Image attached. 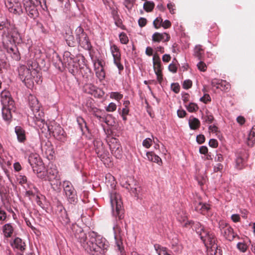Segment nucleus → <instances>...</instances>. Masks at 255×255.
<instances>
[{
    "instance_id": "nucleus-1",
    "label": "nucleus",
    "mask_w": 255,
    "mask_h": 255,
    "mask_svg": "<svg viewBox=\"0 0 255 255\" xmlns=\"http://www.w3.org/2000/svg\"><path fill=\"white\" fill-rule=\"evenodd\" d=\"M177 220L183 224V227H192L207 248H212L216 245V239L214 234L211 233L200 222L188 221L187 216L183 213L178 214Z\"/></svg>"
},
{
    "instance_id": "nucleus-2",
    "label": "nucleus",
    "mask_w": 255,
    "mask_h": 255,
    "mask_svg": "<svg viewBox=\"0 0 255 255\" xmlns=\"http://www.w3.org/2000/svg\"><path fill=\"white\" fill-rule=\"evenodd\" d=\"M89 252L92 255H105L108 247L105 239L93 232L89 234Z\"/></svg>"
},
{
    "instance_id": "nucleus-3",
    "label": "nucleus",
    "mask_w": 255,
    "mask_h": 255,
    "mask_svg": "<svg viewBox=\"0 0 255 255\" xmlns=\"http://www.w3.org/2000/svg\"><path fill=\"white\" fill-rule=\"evenodd\" d=\"M27 67H21L19 70V75L21 79L25 83V84L29 88L34 84L33 80L35 75L38 74V64L34 60H28L27 61Z\"/></svg>"
},
{
    "instance_id": "nucleus-4",
    "label": "nucleus",
    "mask_w": 255,
    "mask_h": 255,
    "mask_svg": "<svg viewBox=\"0 0 255 255\" xmlns=\"http://www.w3.org/2000/svg\"><path fill=\"white\" fill-rule=\"evenodd\" d=\"M0 102L2 105V115L4 120L10 121L12 118L11 113L16 110L14 102L8 91L3 90L1 93Z\"/></svg>"
},
{
    "instance_id": "nucleus-5",
    "label": "nucleus",
    "mask_w": 255,
    "mask_h": 255,
    "mask_svg": "<svg viewBox=\"0 0 255 255\" xmlns=\"http://www.w3.org/2000/svg\"><path fill=\"white\" fill-rule=\"evenodd\" d=\"M110 201L112 208L113 215L121 221L124 218V209L121 196L115 190H113L110 194Z\"/></svg>"
},
{
    "instance_id": "nucleus-6",
    "label": "nucleus",
    "mask_w": 255,
    "mask_h": 255,
    "mask_svg": "<svg viewBox=\"0 0 255 255\" xmlns=\"http://www.w3.org/2000/svg\"><path fill=\"white\" fill-rule=\"evenodd\" d=\"M63 186L68 200L71 204L68 207V212L69 213H71V212L74 213V211L71 210L73 209L74 210H76L75 206L74 204L77 201L76 191L72 184L69 181H64L63 183Z\"/></svg>"
},
{
    "instance_id": "nucleus-7",
    "label": "nucleus",
    "mask_w": 255,
    "mask_h": 255,
    "mask_svg": "<svg viewBox=\"0 0 255 255\" xmlns=\"http://www.w3.org/2000/svg\"><path fill=\"white\" fill-rule=\"evenodd\" d=\"M219 226L221 234L227 240L232 241L236 237L239 239L238 235L234 232L233 229L225 221H220L219 223Z\"/></svg>"
},
{
    "instance_id": "nucleus-8",
    "label": "nucleus",
    "mask_w": 255,
    "mask_h": 255,
    "mask_svg": "<svg viewBox=\"0 0 255 255\" xmlns=\"http://www.w3.org/2000/svg\"><path fill=\"white\" fill-rule=\"evenodd\" d=\"M76 32L77 39L80 45L85 50H91L92 48L91 42L83 29L79 26L76 29Z\"/></svg>"
},
{
    "instance_id": "nucleus-9",
    "label": "nucleus",
    "mask_w": 255,
    "mask_h": 255,
    "mask_svg": "<svg viewBox=\"0 0 255 255\" xmlns=\"http://www.w3.org/2000/svg\"><path fill=\"white\" fill-rule=\"evenodd\" d=\"M123 186L130 191L132 195L139 197L141 188L133 178L131 177L127 178L125 182L123 183Z\"/></svg>"
},
{
    "instance_id": "nucleus-10",
    "label": "nucleus",
    "mask_w": 255,
    "mask_h": 255,
    "mask_svg": "<svg viewBox=\"0 0 255 255\" xmlns=\"http://www.w3.org/2000/svg\"><path fill=\"white\" fill-rule=\"evenodd\" d=\"M48 130L56 139L60 141L65 139V132L63 129L57 124L53 123L47 126Z\"/></svg>"
},
{
    "instance_id": "nucleus-11",
    "label": "nucleus",
    "mask_w": 255,
    "mask_h": 255,
    "mask_svg": "<svg viewBox=\"0 0 255 255\" xmlns=\"http://www.w3.org/2000/svg\"><path fill=\"white\" fill-rule=\"evenodd\" d=\"M25 12L31 18H35L38 15L37 6L33 0H22Z\"/></svg>"
},
{
    "instance_id": "nucleus-12",
    "label": "nucleus",
    "mask_w": 255,
    "mask_h": 255,
    "mask_svg": "<svg viewBox=\"0 0 255 255\" xmlns=\"http://www.w3.org/2000/svg\"><path fill=\"white\" fill-rule=\"evenodd\" d=\"M4 4L10 12L18 15L24 12L20 3L16 0H5Z\"/></svg>"
},
{
    "instance_id": "nucleus-13",
    "label": "nucleus",
    "mask_w": 255,
    "mask_h": 255,
    "mask_svg": "<svg viewBox=\"0 0 255 255\" xmlns=\"http://www.w3.org/2000/svg\"><path fill=\"white\" fill-rule=\"evenodd\" d=\"M110 50L114 58V63L117 66L120 72L124 70V66L121 62V54L120 50L115 44L111 45Z\"/></svg>"
},
{
    "instance_id": "nucleus-14",
    "label": "nucleus",
    "mask_w": 255,
    "mask_h": 255,
    "mask_svg": "<svg viewBox=\"0 0 255 255\" xmlns=\"http://www.w3.org/2000/svg\"><path fill=\"white\" fill-rule=\"evenodd\" d=\"M153 64L154 72L157 76V80L161 84L163 81L161 63L159 56L155 54L153 56Z\"/></svg>"
},
{
    "instance_id": "nucleus-15",
    "label": "nucleus",
    "mask_w": 255,
    "mask_h": 255,
    "mask_svg": "<svg viewBox=\"0 0 255 255\" xmlns=\"http://www.w3.org/2000/svg\"><path fill=\"white\" fill-rule=\"evenodd\" d=\"M61 7L62 8V11L67 17H71L76 16V10L79 9L77 4L75 6L72 7L70 2V0H67L64 1V2H61Z\"/></svg>"
},
{
    "instance_id": "nucleus-16",
    "label": "nucleus",
    "mask_w": 255,
    "mask_h": 255,
    "mask_svg": "<svg viewBox=\"0 0 255 255\" xmlns=\"http://www.w3.org/2000/svg\"><path fill=\"white\" fill-rule=\"evenodd\" d=\"M28 162L32 168L33 172H40V170H38V168H42L44 165L40 157L36 154H31L29 155L28 157Z\"/></svg>"
},
{
    "instance_id": "nucleus-17",
    "label": "nucleus",
    "mask_w": 255,
    "mask_h": 255,
    "mask_svg": "<svg viewBox=\"0 0 255 255\" xmlns=\"http://www.w3.org/2000/svg\"><path fill=\"white\" fill-rule=\"evenodd\" d=\"M0 30H3V34L6 35H11L16 31L14 25L6 18L0 21Z\"/></svg>"
},
{
    "instance_id": "nucleus-18",
    "label": "nucleus",
    "mask_w": 255,
    "mask_h": 255,
    "mask_svg": "<svg viewBox=\"0 0 255 255\" xmlns=\"http://www.w3.org/2000/svg\"><path fill=\"white\" fill-rule=\"evenodd\" d=\"M112 154L117 158H121L122 156V148L119 141L116 138L110 141L109 144Z\"/></svg>"
},
{
    "instance_id": "nucleus-19",
    "label": "nucleus",
    "mask_w": 255,
    "mask_h": 255,
    "mask_svg": "<svg viewBox=\"0 0 255 255\" xmlns=\"http://www.w3.org/2000/svg\"><path fill=\"white\" fill-rule=\"evenodd\" d=\"M76 237L81 244L83 248L86 251L89 252L90 243L89 240L87 241V237L86 234L83 231H80L79 233L76 235Z\"/></svg>"
},
{
    "instance_id": "nucleus-20",
    "label": "nucleus",
    "mask_w": 255,
    "mask_h": 255,
    "mask_svg": "<svg viewBox=\"0 0 255 255\" xmlns=\"http://www.w3.org/2000/svg\"><path fill=\"white\" fill-rule=\"evenodd\" d=\"M194 206L197 212L203 215L205 214L210 209L209 204L203 203L200 201L195 202L194 203Z\"/></svg>"
},
{
    "instance_id": "nucleus-21",
    "label": "nucleus",
    "mask_w": 255,
    "mask_h": 255,
    "mask_svg": "<svg viewBox=\"0 0 255 255\" xmlns=\"http://www.w3.org/2000/svg\"><path fill=\"white\" fill-rule=\"evenodd\" d=\"M152 38L153 42H167L170 40V36L169 34L165 32L162 33L155 32L152 35Z\"/></svg>"
},
{
    "instance_id": "nucleus-22",
    "label": "nucleus",
    "mask_w": 255,
    "mask_h": 255,
    "mask_svg": "<svg viewBox=\"0 0 255 255\" xmlns=\"http://www.w3.org/2000/svg\"><path fill=\"white\" fill-rule=\"evenodd\" d=\"M94 145L95 152L98 156L100 158L104 157L105 151L102 142L100 140H95L94 141Z\"/></svg>"
},
{
    "instance_id": "nucleus-23",
    "label": "nucleus",
    "mask_w": 255,
    "mask_h": 255,
    "mask_svg": "<svg viewBox=\"0 0 255 255\" xmlns=\"http://www.w3.org/2000/svg\"><path fill=\"white\" fill-rule=\"evenodd\" d=\"M29 106L32 111L39 110L40 104L37 99L33 95L28 97Z\"/></svg>"
},
{
    "instance_id": "nucleus-24",
    "label": "nucleus",
    "mask_w": 255,
    "mask_h": 255,
    "mask_svg": "<svg viewBox=\"0 0 255 255\" xmlns=\"http://www.w3.org/2000/svg\"><path fill=\"white\" fill-rule=\"evenodd\" d=\"M15 132L16 134L17 139L20 142H24L26 140L25 130L19 126L15 128Z\"/></svg>"
},
{
    "instance_id": "nucleus-25",
    "label": "nucleus",
    "mask_w": 255,
    "mask_h": 255,
    "mask_svg": "<svg viewBox=\"0 0 255 255\" xmlns=\"http://www.w3.org/2000/svg\"><path fill=\"white\" fill-rule=\"evenodd\" d=\"M34 117L35 118L36 124L39 126H41V124H39L38 123H40L43 125L44 124V113L42 111H40V109L33 111Z\"/></svg>"
},
{
    "instance_id": "nucleus-26",
    "label": "nucleus",
    "mask_w": 255,
    "mask_h": 255,
    "mask_svg": "<svg viewBox=\"0 0 255 255\" xmlns=\"http://www.w3.org/2000/svg\"><path fill=\"white\" fill-rule=\"evenodd\" d=\"M169 238L171 240L170 244L171 245L172 249L174 250L175 252H178L179 249V241L177 235L175 234H172L169 237Z\"/></svg>"
},
{
    "instance_id": "nucleus-27",
    "label": "nucleus",
    "mask_w": 255,
    "mask_h": 255,
    "mask_svg": "<svg viewBox=\"0 0 255 255\" xmlns=\"http://www.w3.org/2000/svg\"><path fill=\"white\" fill-rule=\"evenodd\" d=\"M146 156L149 161L157 163L159 165L162 164L161 159L158 156L155 155L153 152H147Z\"/></svg>"
},
{
    "instance_id": "nucleus-28",
    "label": "nucleus",
    "mask_w": 255,
    "mask_h": 255,
    "mask_svg": "<svg viewBox=\"0 0 255 255\" xmlns=\"http://www.w3.org/2000/svg\"><path fill=\"white\" fill-rule=\"evenodd\" d=\"M122 221H120L119 222H117L116 225L114 227L115 239H118V238H122V236L123 235L122 230Z\"/></svg>"
},
{
    "instance_id": "nucleus-29",
    "label": "nucleus",
    "mask_w": 255,
    "mask_h": 255,
    "mask_svg": "<svg viewBox=\"0 0 255 255\" xmlns=\"http://www.w3.org/2000/svg\"><path fill=\"white\" fill-rule=\"evenodd\" d=\"M204 54V50L200 45L195 46L194 50V55L198 58V60H202L203 59Z\"/></svg>"
},
{
    "instance_id": "nucleus-30",
    "label": "nucleus",
    "mask_w": 255,
    "mask_h": 255,
    "mask_svg": "<svg viewBox=\"0 0 255 255\" xmlns=\"http://www.w3.org/2000/svg\"><path fill=\"white\" fill-rule=\"evenodd\" d=\"M58 171L56 168V167L52 166L48 168L47 170V178L49 180H51L52 179H55L58 174Z\"/></svg>"
},
{
    "instance_id": "nucleus-31",
    "label": "nucleus",
    "mask_w": 255,
    "mask_h": 255,
    "mask_svg": "<svg viewBox=\"0 0 255 255\" xmlns=\"http://www.w3.org/2000/svg\"><path fill=\"white\" fill-rule=\"evenodd\" d=\"M255 143V126H253L248 137V145L253 146Z\"/></svg>"
},
{
    "instance_id": "nucleus-32",
    "label": "nucleus",
    "mask_w": 255,
    "mask_h": 255,
    "mask_svg": "<svg viewBox=\"0 0 255 255\" xmlns=\"http://www.w3.org/2000/svg\"><path fill=\"white\" fill-rule=\"evenodd\" d=\"M13 246L14 248L20 250L21 251L25 250V244L19 238H16L14 239L13 241Z\"/></svg>"
},
{
    "instance_id": "nucleus-33",
    "label": "nucleus",
    "mask_w": 255,
    "mask_h": 255,
    "mask_svg": "<svg viewBox=\"0 0 255 255\" xmlns=\"http://www.w3.org/2000/svg\"><path fill=\"white\" fill-rule=\"evenodd\" d=\"M13 229L10 224H6L3 226V232L5 237H10L13 233Z\"/></svg>"
},
{
    "instance_id": "nucleus-34",
    "label": "nucleus",
    "mask_w": 255,
    "mask_h": 255,
    "mask_svg": "<svg viewBox=\"0 0 255 255\" xmlns=\"http://www.w3.org/2000/svg\"><path fill=\"white\" fill-rule=\"evenodd\" d=\"M245 160L243 157L239 154L236 159V167L238 169H242L245 167Z\"/></svg>"
},
{
    "instance_id": "nucleus-35",
    "label": "nucleus",
    "mask_w": 255,
    "mask_h": 255,
    "mask_svg": "<svg viewBox=\"0 0 255 255\" xmlns=\"http://www.w3.org/2000/svg\"><path fill=\"white\" fill-rule=\"evenodd\" d=\"M189 125L191 129L195 130L200 127V122L198 119L194 118L192 120H189Z\"/></svg>"
},
{
    "instance_id": "nucleus-36",
    "label": "nucleus",
    "mask_w": 255,
    "mask_h": 255,
    "mask_svg": "<svg viewBox=\"0 0 255 255\" xmlns=\"http://www.w3.org/2000/svg\"><path fill=\"white\" fill-rule=\"evenodd\" d=\"M219 89L222 91L228 92L231 89V84L225 80H221Z\"/></svg>"
},
{
    "instance_id": "nucleus-37",
    "label": "nucleus",
    "mask_w": 255,
    "mask_h": 255,
    "mask_svg": "<svg viewBox=\"0 0 255 255\" xmlns=\"http://www.w3.org/2000/svg\"><path fill=\"white\" fill-rule=\"evenodd\" d=\"M85 91L87 93L93 95L95 92H97V88L94 85L89 84L85 86Z\"/></svg>"
},
{
    "instance_id": "nucleus-38",
    "label": "nucleus",
    "mask_w": 255,
    "mask_h": 255,
    "mask_svg": "<svg viewBox=\"0 0 255 255\" xmlns=\"http://www.w3.org/2000/svg\"><path fill=\"white\" fill-rule=\"evenodd\" d=\"M202 119L204 122L208 124H211L213 122L214 118L212 114H210L208 112H207L206 114L202 116Z\"/></svg>"
},
{
    "instance_id": "nucleus-39",
    "label": "nucleus",
    "mask_w": 255,
    "mask_h": 255,
    "mask_svg": "<svg viewBox=\"0 0 255 255\" xmlns=\"http://www.w3.org/2000/svg\"><path fill=\"white\" fill-rule=\"evenodd\" d=\"M66 41L68 46L74 47L76 42L73 35L67 34L66 37Z\"/></svg>"
},
{
    "instance_id": "nucleus-40",
    "label": "nucleus",
    "mask_w": 255,
    "mask_h": 255,
    "mask_svg": "<svg viewBox=\"0 0 255 255\" xmlns=\"http://www.w3.org/2000/svg\"><path fill=\"white\" fill-rule=\"evenodd\" d=\"M154 7V3L149 1H146L143 5V8L147 12L151 11Z\"/></svg>"
},
{
    "instance_id": "nucleus-41",
    "label": "nucleus",
    "mask_w": 255,
    "mask_h": 255,
    "mask_svg": "<svg viewBox=\"0 0 255 255\" xmlns=\"http://www.w3.org/2000/svg\"><path fill=\"white\" fill-rule=\"evenodd\" d=\"M185 107L190 113L196 112L199 109L198 105L194 103H190L188 106L185 105Z\"/></svg>"
},
{
    "instance_id": "nucleus-42",
    "label": "nucleus",
    "mask_w": 255,
    "mask_h": 255,
    "mask_svg": "<svg viewBox=\"0 0 255 255\" xmlns=\"http://www.w3.org/2000/svg\"><path fill=\"white\" fill-rule=\"evenodd\" d=\"M44 169V166L43 165L42 168H40H40H38V170H40V172L35 171L34 172L35 173L37 174L38 177H39L42 179L46 180V173L44 171H43Z\"/></svg>"
},
{
    "instance_id": "nucleus-43",
    "label": "nucleus",
    "mask_w": 255,
    "mask_h": 255,
    "mask_svg": "<svg viewBox=\"0 0 255 255\" xmlns=\"http://www.w3.org/2000/svg\"><path fill=\"white\" fill-rule=\"evenodd\" d=\"M77 122L82 131H84V128L87 129V124L85 120L82 118H78Z\"/></svg>"
},
{
    "instance_id": "nucleus-44",
    "label": "nucleus",
    "mask_w": 255,
    "mask_h": 255,
    "mask_svg": "<svg viewBox=\"0 0 255 255\" xmlns=\"http://www.w3.org/2000/svg\"><path fill=\"white\" fill-rule=\"evenodd\" d=\"M162 20L161 17H158L153 21V24L156 29H158L162 26Z\"/></svg>"
},
{
    "instance_id": "nucleus-45",
    "label": "nucleus",
    "mask_w": 255,
    "mask_h": 255,
    "mask_svg": "<svg viewBox=\"0 0 255 255\" xmlns=\"http://www.w3.org/2000/svg\"><path fill=\"white\" fill-rule=\"evenodd\" d=\"M120 42L122 44H127L128 42V38L127 34L124 32H122L119 35Z\"/></svg>"
},
{
    "instance_id": "nucleus-46",
    "label": "nucleus",
    "mask_w": 255,
    "mask_h": 255,
    "mask_svg": "<svg viewBox=\"0 0 255 255\" xmlns=\"http://www.w3.org/2000/svg\"><path fill=\"white\" fill-rule=\"evenodd\" d=\"M116 240V245L118 248V250L122 253L124 251V248L123 246V242L121 240V238H118Z\"/></svg>"
},
{
    "instance_id": "nucleus-47",
    "label": "nucleus",
    "mask_w": 255,
    "mask_h": 255,
    "mask_svg": "<svg viewBox=\"0 0 255 255\" xmlns=\"http://www.w3.org/2000/svg\"><path fill=\"white\" fill-rule=\"evenodd\" d=\"M110 97L113 99L119 101L123 98V95L119 92H112Z\"/></svg>"
},
{
    "instance_id": "nucleus-48",
    "label": "nucleus",
    "mask_w": 255,
    "mask_h": 255,
    "mask_svg": "<svg viewBox=\"0 0 255 255\" xmlns=\"http://www.w3.org/2000/svg\"><path fill=\"white\" fill-rule=\"evenodd\" d=\"M152 143V140L151 138H146V139L143 140L142 142V145L144 147L148 148L151 146Z\"/></svg>"
},
{
    "instance_id": "nucleus-49",
    "label": "nucleus",
    "mask_w": 255,
    "mask_h": 255,
    "mask_svg": "<svg viewBox=\"0 0 255 255\" xmlns=\"http://www.w3.org/2000/svg\"><path fill=\"white\" fill-rule=\"evenodd\" d=\"M237 248L242 252L245 253L247 251L248 246L247 245L243 243H239L237 244Z\"/></svg>"
},
{
    "instance_id": "nucleus-50",
    "label": "nucleus",
    "mask_w": 255,
    "mask_h": 255,
    "mask_svg": "<svg viewBox=\"0 0 255 255\" xmlns=\"http://www.w3.org/2000/svg\"><path fill=\"white\" fill-rule=\"evenodd\" d=\"M97 77L100 80H103L105 77V73L103 68H102L100 70L96 72Z\"/></svg>"
},
{
    "instance_id": "nucleus-51",
    "label": "nucleus",
    "mask_w": 255,
    "mask_h": 255,
    "mask_svg": "<svg viewBox=\"0 0 255 255\" xmlns=\"http://www.w3.org/2000/svg\"><path fill=\"white\" fill-rule=\"evenodd\" d=\"M197 67L199 70L201 71L205 72L207 69V66L206 64L203 62L201 61L197 64Z\"/></svg>"
},
{
    "instance_id": "nucleus-52",
    "label": "nucleus",
    "mask_w": 255,
    "mask_h": 255,
    "mask_svg": "<svg viewBox=\"0 0 255 255\" xmlns=\"http://www.w3.org/2000/svg\"><path fill=\"white\" fill-rule=\"evenodd\" d=\"M64 215L63 216L61 215V218L62 220L61 222L63 224H67L70 222V219L68 217L67 211L65 210H64Z\"/></svg>"
},
{
    "instance_id": "nucleus-53",
    "label": "nucleus",
    "mask_w": 255,
    "mask_h": 255,
    "mask_svg": "<svg viewBox=\"0 0 255 255\" xmlns=\"http://www.w3.org/2000/svg\"><path fill=\"white\" fill-rule=\"evenodd\" d=\"M17 180L21 185L25 184L27 182V177L25 175H19L17 177Z\"/></svg>"
},
{
    "instance_id": "nucleus-54",
    "label": "nucleus",
    "mask_w": 255,
    "mask_h": 255,
    "mask_svg": "<svg viewBox=\"0 0 255 255\" xmlns=\"http://www.w3.org/2000/svg\"><path fill=\"white\" fill-rule=\"evenodd\" d=\"M221 79H214L211 82V85L213 87H216V89H219Z\"/></svg>"
},
{
    "instance_id": "nucleus-55",
    "label": "nucleus",
    "mask_w": 255,
    "mask_h": 255,
    "mask_svg": "<svg viewBox=\"0 0 255 255\" xmlns=\"http://www.w3.org/2000/svg\"><path fill=\"white\" fill-rule=\"evenodd\" d=\"M200 101L205 104H207L211 101V99L209 94H206L200 98Z\"/></svg>"
},
{
    "instance_id": "nucleus-56",
    "label": "nucleus",
    "mask_w": 255,
    "mask_h": 255,
    "mask_svg": "<svg viewBox=\"0 0 255 255\" xmlns=\"http://www.w3.org/2000/svg\"><path fill=\"white\" fill-rule=\"evenodd\" d=\"M117 109V105L114 103H111L109 106L106 108V110L108 112H111L116 111Z\"/></svg>"
},
{
    "instance_id": "nucleus-57",
    "label": "nucleus",
    "mask_w": 255,
    "mask_h": 255,
    "mask_svg": "<svg viewBox=\"0 0 255 255\" xmlns=\"http://www.w3.org/2000/svg\"><path fill=\"white\" fill-rule=\"evenodd\" d=\"M6 213L0 208V221H5L6 219Z\"/></svg>"
},
{
    "instance_id": "nucleus-58",
    "label": "nucleus",
    "mask_w": 255,
    "mask_h": 255,
    "mask_svg": "<svg viewBox=\"0 0 255 255\" xmlns=\"http://www.w3.org/2000/svg\"><path fill=\"white\" fill-rule=\"evenodd\" d=\"M192 85V82L190 80H187L184 81L183 84V87L185 89H188L191 87Z\"/></svg>"
},
{
    "instance_id": "nucleus-59",
    "label": "nucleus",
    "mask_w": 255,
    "mask_h": 255,
    "mask_svg": "<svg viewBox=\"0 0 255 255\" xmlns=\"http://www.w3.org/2000/svg\"><path fill=\"white\" fill-rule=\"evenodd\" d=\"M167 8L169 10L171 14H174L175 12V4L172 2H169L167 4Z\"/></svg>"
},
{
    "instance_id": "nucleus-60",
    "label": "nucleus",
    "mask_w": 255,
    "mask_h": 255,
    "mask_svg": "<svg viewBox=\"0 0 255 255\" xmlns=\"http://www.w3.org/2000/svg\"><path fill=\"white\" fill-rule=\"evenodd\" d=\"M138 23L140 27H144L147 23V20L145 18L140 17L138 20Z\"/></svg>"
},
{
    "instance_id": "nucleus-61",
    "label": "nucleus",
    "mask_w": 255,
    "mask_h": 255,
    "mask_svg": "<svg viewBox=\"0 0 255 255\" xmlns=\"http://www.w3.org/2000/svg\"><path fill=\"white\" fill-rule=\"evenodd\" d=\"M171 87L173 92L175 93H179L180 91V86L177 83H173L171 85Z\"/></svg>"
},
{
    "instance_id": "nucleus-62",
    "label": "nucleus",
    "mask_w": 255,
    "mask_h": 255,
    "mask_svg": "<svg viewBox=\"0 0 255 255\" xmlns=\"http://www.w3.org/2000/svg\"><path fill=\"white\" fill-rule=\"evenodd\" d=\"M209 145L212 147L216 148L218 146V141L215 139H211L209 142Z\"/></svg>"
},
{
    "instance_id": "nucleus-63",
    "label": "nucleus",
    "mask_w": 255,
    "mask_h": 255,
    "mask_svg": "<svg viewBox=\"0 0 255 255\" xmlns=\"http://www.w3.org/2000/svg\"><path fill=\"white\" fill-rule=\"evenodd\" d=\"M197 142L199 144H202L205 142V137L203 134H199L196 137Z\"/></svg>"
},
{
    "instance_id": "nucleus-64",
    "label": "nucleus",
    "mask_w": 255,
    "mask_h": 255,
    "mask_svg": "<svg viewBox=\"0 0 255 255\" xmlns=\"http://www.w3.org/2000/svg\"><path fill=\"white\" fill-rule=\"evenodd\" d=\"M168 69L170 72L176 73L177 72V68L175 64L171 63L168 66Z\"/></svg>"
}]
</instances>
